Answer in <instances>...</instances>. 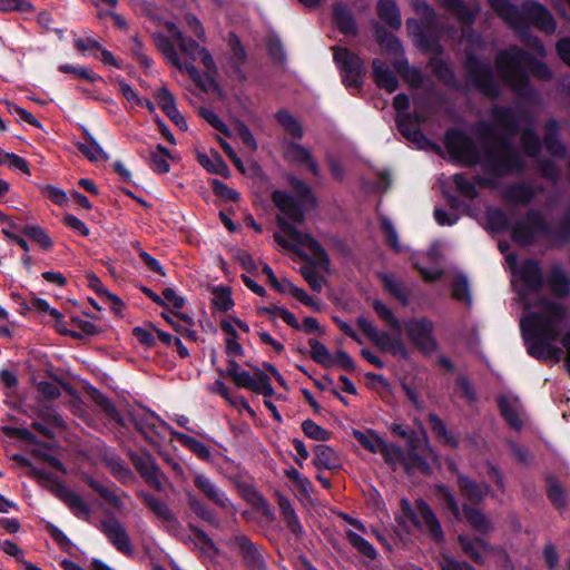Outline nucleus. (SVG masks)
I'll use <instances>...</instances> for the list:
<instances>
[{
  "label": "nucleus",
  "mask_w": 570,
  "mask_h": 570,
  "mask_svg": "<svg viewBox=\"0 0 570 570\" xmlns=\"http://www.w3.org/2000/svg\"><path fill=\"white\" fill-rule=\"evenodd\" d=\"M86 483L95 492H97L108 504H110L119 513H124L125 500H130V497L119 488H110L102 482H99L92 478H88Z\"/></svg>",
  "instance_id": "b1692460"
},
{
  "label": "nucleus",
  "mask_w": 570,
  "mask_h": 570,
  "mask_svg": "<svg viewBox=\"0 0 570 570\" xmlns=\"http://www.w3.org/2000/svg\"><path fill=\"white\" fill-rule=\"evenodd\" d=\"M517 274L522 283L519 291L520 299L524 303L525 308H530L531 304L528 302V295L540 292L544 285L540 263L535 259H525L519 265Z\"/></svg>",
  "instance_id": "2eb2a0df"
},
{
  "label": "nucleus",
  "mask_w": 570,
  "mask_h": 570,
  "mask_svg": "<svg viewBox=\"0 0 570 570\" xmlns=\"http://www.w3.org/2000/svg\"><path fill=\"white\" fill-rule=\"evenodd\" d=\"M212 303L222 312H227L234 306L230 292L227 287H215L213 289Z\"/></svg>",
  "instance_id": "e2e57ef3"
},
{
  "label": "nucleus",
  "mask_w": 570,
  "mask_h": 570,
  "mask_svg": "<svg viewBox=\"0 0 570 570\" xmlns=\"http://www.w3.org/2000/svg\"><path fill=\"white\" fill-rule=\"evenodd\" d=\"M547 495L557 509L566 507V493L553 478L548 479Z\"/></svg>",
  "instance_id": "0e129e2a"
},
{
  "label": "nucleus",
  "mask_w": 570,
  "mask_h": 570,
  "mask_svg": "<svg viewBox=\"0 0 570 570\" xmlns=\"http://www.w3.org/2000/svg\"><path fill=\"white\" fill-rule=\"evenodd\" d=\"M377 14L392 29H399L402 24L400 11L393 0H380Z\"/></svg>",
  "instance_id": "ea45409f"
},
{
  "label": "nucleus",
  "mask_w": 570,
  "mask_h": 570,
  "mask_svg": "<svg viewBox=\"0 0 570 570\" xmlns=\"http://www.w3.org/2000/svg\"><path fill=\"white\" fill-rule=\"evenodd\" d=\"M314 464L318 469L335 470L341 466V460L336 452L325 444H318L314 448Z\"/></svg>",
  "instance_id": "c9c22d12"
},
{
  "label": "nucleus",
  "mask_w": 570,
  "mask_h": 570,
  "mask_svg": "<svg viewBox=\"0 0 570 570\" xmlns=\"http://www.w3.org/2000/svg\"><path fill=\"white\" fill-rule=\"evenodd\" d=\"M130 417L136 430L150 443H156V438L160 435L159 428H164L169 433L173 429L155 412L146 409L132 411Z\"/></svg>",
  "instance_id": "f3484780"
},
{
  "label": "nucleus",
  "mask_w": 570,
  "mask_h": 570,
  "mask_svg": "<svg viewBox=\"0 0 570 570\" xmlns=\"http://www.w3.org/2000/svg\"><path fill=\"white\" fill-rule=\"evenodd\" d=\"M98 529L119 552L126 556L132 554L134 548L126 528L114 514L99 521Z\"/></svg>",
  "instance_id": "a211bd4d"
},
{
  "label": "nucleus",
  "mask_w": 570,
  "mask_h": 570,
  "mask_svg": "<svg viewBox=\"0 0 570 570\" xmlns=\"http://www.w3.org/2000/svg\"><path fill=\"white\" fill-rule=\"evenodd\" d=\"M285 157L297 164L305 165L314 176L320 175V166L314 160L311 151L297 142H288L285 147Z\"/></svg>",
  "instance_id": "c85d7f7f"
},
{
  "label": "nucleus",
  "mask_w": 570,
  "mask_h": 570,
  "mask_svg": "<svg viewBox=\"0 0 570 570\" xmlns=\"http://www.w3.org/2000/svg\"><path fill=\"white\" fill-rule=\"evenodd\" d=\"M301 274L313 291H322L325 278L313 266H302Z\"/></svg>",
  "instance_id": "774afa93"
},
{
  "label": "nucleus",
  "mask_w": 570,
  "mask_h": 570,
  "mask_svg": "<svg viewBox=\"0 0 570 570\" xmlns=\"http://www.w3.org/2000/svg\"><path fill=\"white\" fill-rule=\"evenodd\" d=\"M373 308L393 331L401 333V330H404L411 344L423 355L430 356L439 351V343L434 335L435 324L429 317H411L401 322L381 301H374Z\"/></svg>",
  "instance_id": "0eeeda50"
},
{
  "label": "nucleus",
  "mask_w": 570,
  "mask_h": 570,
  "mask_svg": "<svg viewBox=\"0 0 570 570\" xmlns=\"http://www.w3.org/2000/svg\"><path fill=\"white\" fill-rule=\"evenodd\" d=\"M279 508L287 528L299 538L303 534V527L291 504V502L283 498L279 501Z\"/></svg>",
  "instance_id": "49530a36"
},
{
  "label": "nucleus",
  "mask_w": 570,
  "mask_h": 570,
  "mask_svg": "<svg viewBox=\"0 0 570 570\" xmlns=\"http://www.w3.org/2000/svg\"><path fill=\"white\" fill-rule=\"evenodd\" d=\"M442 6L449 10L452 14H454L458 20L469 26L473 23L475 16L478 13V8L472 7L463 2L462 0H441Z\"/></svg>",
  "instance_id": "72a5a7b5"
},
{
  "label": "nucleus",
  "mask_w": 570,
  "mask_h": 570,
  "mask_svg": "<svg viewBox=\"0 0 570 570\" xmlns=\"http://www.w3.org/2000/svg\"><path fill=\"white\" fill-rule=\"evenodd\" d=\"M543 141L551 155L557 157H563L566 155V147L559 139V126L554 119H550L546 124Z\"/></svg>",
  "instance_id": "f704fd0d"
},
{
  "label": "nucleus",
  "mask_w": 570,
  "mask_h": 570,
  "mask_svg": "<svg viewBox=\"0 0 570 570\" xmlns=\"http://www.w3.org/2000/svg\"><path fill=\"white\" fill-rule=\"evenodd\" d=\"M430 66L434 75L439 79H441L445 85L452 88H458V79L455 77L454 71L452 70L448 62L440 58H432Z\"/></svg>",
  "instance_id": "c03bdc74"
},
{
  "label": "nucleus",
  "mask_w": 570,
  "mask_h": 570,
  "mask_svg": "<svg viewBox=\"0 0 570 570\" xmlns=\"http://www.w3.org/2000/svg\"><path fill=\"white\" fill-rule=\"evenodd\" d=\"M537 312L521 320L528 353L538 360H558L561 350L553 345L560 337V326L570 315V307L548 297H540L534 305Z\"/></svg>",
  "instance_id": "f03ea898"
},
{
  "label": "nucleus",
  "mask_w": 570,
  "mask_h": 570,
  "mask_svg": "<svg viewBox=\"0 0 570 570\" xmlns=\"http://www.w3.org/2000/svg\"><path fill=\"white\" fill-rule=\"evenodd\" d=\"M232 380L238 387L250 390L257 394L264 396H272L274 394L268 375L261 368H255L253 375L247 371L240 370Z\"/></svg>",
  "instance_id": "aec40b11"
},
{
  "label": "nucleus",
  "mask_w": 570,
  "mask_h": 570,
  "mask_svg": "<svg viewBox=\"0 0 570 570\" xmlns=\"http://www.w3.org/2000/svg\"><path fill=\"white\" fill-rule=\"evenodd\" d=\"M452 296L454 299L463 302L468 306L472 304L470 286L465 276L460 275L454 279L452 283Z\"/></svg>",
  "instance_id": "052dcab7"
},
{
  "label": "nucleus",
  "mask_w": 570,
  "mask_h": 570,
  "mask_svg": "<svg viewBox=\"0 0 570 570\" xmlns=\"http://www.w3.org/2000/svg\"><path fill=\"white\" fill-rule=\"evenodd\" d=\"M444 144L453 159L468 166L481 165L485 175H475L481 187L497 188L501 177L512 173L522 174L525 168L522 157L509 139H500L498 144L485 142L481 154L470 136L451 128L445 134Z\"/></svg>",
  "instance_id": "f257e3e1"
},
{
  "label": "nucleus",
  "mask_w": 570,
  "mask_h": 570,
  "mask_svg": "<svg viewBox=\"0 0 570 570\" xmlns=\"http://www.w3.org/2000/svg\"><path fill=\"white\" fill-rule=\"evenodd\" d=\"M458 541L462 551L476 563H483L487 554L491 550L490 544L481 538H471L461 534Z\"/></svg>",
  "instance_id": "bb28decb"
},
{
  "label": "nucleus",
  "mask_w": 570,
  "mask_h": 570,
  "mask_svg": "<svg viewBox=\"0 0 570 570\" xmlns=\"http://www.w3.org/2000/svg\"><path fill=\"white\" fill-rule=\"evenodd\" d=\"M429 424L433 433L436 435V438L442 441L444 444L456 448L458 441L456 439L450 434L446 430L445 424L443 421L436 415V414H429Z\"/></svg>",
  "instance_id": "8fccbe9b"
},
{
  "label": "nucleus",
  "mask_w": 570,
  "mask_h": 570,
  "mask_svg": "<svg viewBox=\"0 0 570 570\" xmlns=\"http://www.w3.org/2000/svg\"><path fill=\"white\" fill-rule=\"evenodd\" d=\"M488 228L493 233H502L511 228L513 239L521 246L533 245L539 238L554 239L561 243L570 239V206L553 228L539 209H529L522 219L510 226L507 214L497 207L485 212Z\"/></svg>",
  "instance_id": "7ed1b4c3"
},
{
  "label": "nucleus",
  "mask_w": 570,
  "mask_h": 570,
  "mask_svg": "<svg viewBox=\"0 0 570 570\" xmlns=\"http://www.w3.org/2000/svg\"><path fill=\"white\" fill-rule=\"evenodd\" d=\"M302 430L307 438L316 441H327L331 438V432L323 429L313 420H305L302 423Z\"/></svg>",
  "instance_id": "338daca9"
},
{
  "label": "nucleus",
  "mask_w": 570,
  "mask_h": 570,
  "mask_svg": "<svg viewBox=\"0 0 570 570\" xmlns=\"http://www.w3.org/2000/svg\"><path fill=\"white\" fill-rule=\"evenodd\" d=\"M130 459L140 476L150 487H153L157 491L164 490V475L150 454H131Z\"/></svg>",
  "instance_id": "6ab92c4d"
},
{
  "label": "nucleus",
  "mask_w": 570,
  "mask_h": 570,
  "mask_svg": "<svg viewBox=\"0 0 570 570\" xmlns=\"http://www.w3.org/2000/svg\"><path fill=\"white\" fill-rule=\"evenodd\" d=\"M384 287L390 292L403 306L409 305L411 289L400 279L392 275H384L382 278Z\"/></svg>",
  "instance_id": "a19ab883"
},
{
  "label": "nucleus",
  "mask_w": 570,
  "mask_h": 570,
  "mask_svg": "<svg viewBox=\"0 0 570 570\" xmlns=\"http://www.w3.org/2000/svg\"><path fill=\"white\" fill-rule=\"evenodd\" d=\"M199 164L206 168L209 173L227 177L229 174V168L227 164L223 160L222 156L212 150L209 154H198Z\"/></svg>",
  "instance_id": "58836bf2"
},
{
  "label": "nucleus",
  "mask_w": 570,
  "mask_h": 570,
  "mask_svg": "<svg viewBox=\"0 0 570 570\" xmlns=\"http://www.w3.org/2000/svg\"><path fill=\"white\" fill-rule=\"evenodd\" d=\"M334 60L347 88L358 89L365 72L362 59L346 48L334 47Z\"/></svg>",
  "instance_id": "ddd939ff"
},
{
  "label": "nucleus",
  "mask_w": 570,
  "mask_h": 570,
  "mask_svg": "<svg viewBox=\"0 0 570 570\" xmlns=\"http://www.w3.org/2000/svg\"><path fill=\"white\" fill-rule=\"evenodd\" d=\"M498 405L501 415L503 416L504 421L509 424V426L514 430L521 429L522 421L519 415V400L509 397L507 395H501L498 399Z\"/></svg>",
  "instance_id": "473e14b6"
},
{
  "label": "nucleus",
  "mask_w": 570,
  "mask_h": 570,
  "mask_svg": "<svg viewBox=\"0 0 570 570\" xmlns=\"http://www.w3.org/2000/svg\"><path fill=\"white\" fill-rule=\"evenodd\" d=\"M521 145L525 155L537 158L541 151V140L532 128H525L521 134Z\"/></svg>",
  "instance_id": "09e8293b"
},
{
  "label": "nucleus",
  "mask_w": 570,
  "mask_h": 570,
  "mask_svg": "<svg viewBox=\"0 0 570 570\" xmlns=\"http://www.w3.org/2000/svg\"><path fill=\"white\" fill-rule=\"evenodd\" d=\"M88 279L90 287L95 289L102 298L106 299V302L110 305L111 309L115 313H119L121 311V307L124 306L122 301L118 296L108 292L102 286L101 281L97 276L90 275Z\"/></svg>",
  "instance_id": "864d4df0"
},
{
  "label": "nucleus",
  "mask_w": 570,
  "mask_h": 570,
  "mask_svg": "<svg viewBox=\"0 0 570 570\" xmlns=\"http://www.w3.org/2000/svg\"><path fill=\"white\" fill-rule=\"evenodd\" d=\"M452 180L455 188L463 197L472 200L478 196L475 184L479 185V183L475 179V176L473 177V180H471L465 176V174H455L453 175Z\"/></svg>",
  "instance_id": "13d9d810"
},
{
  "label": "nucleus",
  "mask_w": 570,
  "mask_h": 570,
  "mask_svg": "<svg viewBox=\"0 0 570 570\" xmlns=\"http://www.w3.org/2000/svg\"><path fill=\"white\" fill-rule=\"evenodd\" d=\"M138 497L158 519L166 523L169 532H174L180 527L176 515L164 500L146 491L138 492Z\"/></svg>",
  "instance_id": "412c9836"
},
{
  "label": "nucleus",
  "mask_w": 570,
  "mask_h": 570,
  "mask_svg": "<svg viewBox=\"0 0 570 570\" xmlns=\"http://www.w3.org/2000/svg\"><path fill=\"white\" fill-rule=\"evenodd\" d=\"M167 29L179 49L193 61L199 59L208 71H215L216 65L209 51L189 37H185L175 23L168 22Z\"/></svg>",
  "instance_id": "dca6fc26"
},
{
  "label": "nucleus",
  "mask_w": 570,
  "mask_h": 570,
  "mask_svg": "<svg viewBox=\"0 0 570 570\" xmlns=\"http://www.w3.org/2000/svg\"><path fill=\"white\" fill-rule=\"evenodd\" d=\"M421 118L416 114H401L396 116V125L399 131L409 141L422 146L426 141V137L423 135L419 127Z\"/></svg>",
  "instance_id": "393cba45"
},
{
  "label": "nucleus",
  "mask_w": 570,
  "mask_h": 570,
  "mask_svg": "<svg viewBox=\"0 0 570 570\" xmlns=\"http://www.w3.org/2000/svg\"><path fill=\"white\" fill-rule=\"evenodd\" d=\"M401 504L404 514L416 528L426 531L436 542L444 540L442 527L435 513L425 501L417 500L415 509L406 500H402Z\"/></svg>",
  "instance_id": "f8f14e48"
},
{
  "label": "nucleus",
  "mask_w": 570,
  "mask_h": 570,
  "mask_svg": "<svg viewBox=\"0 0 570 570\" xmlns=\"http://www.w3.org/2000/svg\"><path fill=\"white\" fill-rule=\"evenodd\" d=\"M537 189L531 184L527 183H512L509 184L502 193V197L507 202H511L518 205L527 206L535 197Z\"/></svg>",
  "instance_id": "cd10ccee"
},
{
  "label": "nucleus",
  "mask_w": 570,
  "mask_h": 570,
  "mask_svg": "<svg viewBox=\"0 0 570 570\" xmlns=\"http://www.w3.org/2000/svg\"><path fill=\"white\" fill-rule=\"evenodd\" d=\"M77 146L78 149L91 161H107L109 159V156L90 135H87L86 142H80Z\"/></svg>",
  "instance_id": "de8ad7c7"
},
{
  "label": "nucleus",
  "mask_w": 570,
  "mask_h": 570,
  "mask_svg": "<svg viewBox=\"0 0 570 570\" xmlns=\"http://www.w3.org/2000/svg\"><path fill=\"white\" fill-rule=\"evenodd\" d=\"M541 80L552 78V71L542 61L534 59L524 49L512 46L501 50L495 57V67L504 83L520 98L532 94L527 67Z\"/></svg>",
  "instance_id": "39448f33"
},
{
  "label": "nucleus",
  "mask_w": 570,
  "mask_h": 570,
  "mask_svg": "<svg viewBox=\"0 0 570 570\" xmlns=\"http://www.w3.org/2000/svg\"><path fill=\"white\" fill-rule=\"evenodd\" d=\"M194 484L199 492L210 502L222 509L233 508L226 493L219 489L207 475L203 473H196L194 475Z\"/></svg>",
  "instance_id": "5701e85b"
},
{
  "label": "nucleus",
  "mask_w": 570,
  "mask_h": 570,
  "mask_svg": "<svg viewBox=\"0 0 570 570\" xmlns=\"http://www.w3.org/2000/svg\"><path fill=\"white\" fill-rule=\"evenodd\" d=\"M106 464L114 476H116L120 482L128 483L132 480L134 474L128 465L116 455H110L106 459Z\"/></svg>",
  "instance_id": "3c124183"
},
{
  "label": "nucleus",
  "mask_w": 570,
  "mask_h": 570,
  "mask_svg": "<svg viewBox=\"0 0 570 570\" xmlns=\"http://www.w3.org/2000/svg\"><path fill=\"white\" fill-rule=\"evenodd\" d=\"M186 497L188 507L200 520L214 527H219L215 512L204 501L190 492H187Z\"/></svg>",
  "instance_id": "4c0bfd02"
},
{
  "label": "nucleus",
  "mask_w": 570,
  "mask_h": 570,
  "mask_svg": "<svg viewBox=\"0 0 570 570\" xmlns=\"http://www.w3.org/2000/svg\"><path fill=\"white\" fill-rule=\"evenodd\" d=\"M355 440L371 453H380L384 440L372 431L362 432L360 430L353 431Z\"/></svg>",
  "instance_id": "603ef678"
},
{
  "label": "nucleus",
  "mask_w": 570,
  "mask_h": 570,
  "mask_svg": "<svg viewBox=\"0 0 570 570\" xmlns=\"http://www.w3.org/2000/svg\"><path fill=\"white\" fill-rule=\"evenodd\" d=\"M276 120L283 129L291 136L301 139L303 137V128L298 120L286 110H279L276 114Z\"/></svg>",
  "instance_id": "6e6d98bb"
},
{
  "label": "nucleus",
  "mask_w": 570,
  "mask_h": 570,
  "mask_svg": "<svg viewBox=\"0 0 570 570\" xmlns=\"http://www.w3.org/2000/svg\"><path fill=\"white\" fill-rule=\"evenodd\" d=\"M435 495L439 498L445 509H448L455 520L462 519L464 514L468 523L479 533L487 534L491 530L488 518L476 508L463 505L461 510L454 493L444 484L435 488Z\"/></svg>",
  "instance_id": "1a4fd4ad"
},
{
  "label": "nucleus",
  "mask_w": 570,
  "mask_h": 570,
  "mask_svg": "<svg viewBox=\"0 0 570 570\" xmlns=\"http://www.w3.org/2000/svg\"><path fill=\"white\" fill-rule=\"evenodd\" d=\"M380 454L393 471H396L399 468H403L407 474L415 471L422 473L430 471L429 464L416 453L415 448L404 451L395 443H386L384 441Z\"/></svg>",
  "instance_id": "9b49d317"
},
{
  "label": "nucleus",
  "mask_w": 570,
  "mask_h": 570,
  "mask_svg": "<svg viewBox=\"0 0 570 570\" xmlns=\"http://www.w3.org/2000/svg\"><path fill=\"white\" fill-rule=\"evenodd\" d=\"M373 77L375 83L389 92L396 90L399 80L386 62L379 59L373 60Z\"/></svg>",
  "instance_id": "7c9ffc66"
},
{
  "label": "nucleus",
  "mask_w": 570,
  "mask_h": 570,
  "mask_svg": "<svg viewBox=\"0 0 570 570\" xmlns=\"http://www.w3.org/2000/svg\"><path fill=\"white\" fill-rule=\"evenodd\" d=\"M272 200L275 206L288 217V222L283 215L276 216V222L283 234L288 237L285 239L283 235L276 233L275 240L284 248L294 249L296 245L305 247L315 257L322 266L328 264V256L323 246L313 238L312 235L298 230L294 224H301L304 220V210L301 202L294 199L288 193L283 190H274Z\"/></svg>",
  "instance_id": "20e7f679"
},
{
  "label": "nucleus",
  "mask_w": 570,
  "mask_h": 570,
  "mask_svg": "<svg viewBox=\"0 0 570 570\" xmlns=\"http://www.w3.org/2000/svg\"><path fill=\"white\" fill-rule=\"evenodd\" d=\"M170 434L175 440L180 442L184 446L190 450L195 455L204 461L210 459V449L205 443L174 429H170Z\"/></svg>",
  "instance_id": "e433bc0d"
},
{
  "label": "nucleus",
  "mask_w": 570,
  "mask_h": 570,
  "mask_svg": "<svg viewBox=\"0 0 570 570\" xmlns=\"http://www.w3.org/2000/svg\"><path fill=\"white\" fill-rule=\"evenodd\" d=\"M346 539L350 544L363 557L374 560L377 557L376 549L362 535L357 534L352 530L345 532Z\"/></svg>",
  "instance_id": "37998d69"
},
{
  "label": "nucleus",
  "mask_w": 570,
  "mask_h": 570,
  "mask_svg": "<svg viewBox=\"0 0 570 570\" xmlns=\"http://www.w3.org/2000/svg\"><path fill=\"white\" fill-rule=\"evenodd\" d=\"M179 70L186 71L194 82L206 92L215 86L214 79L207 73H202L191 62L185 61Z\"/></svg>",
  "instance_id": "5fc2aeb1"
},
{
  "label": "nucleus",
  "mask_w": 570,
  "mask_h": 570,
  "mask_svg": "<svg viewBox=\"0 0 570 570\" xmlns=\"http://www.w3.org/2000/svg\"><path fill=\"white\" fill-rule=\"evenodd\" d=\"M51 484L53 493L70 509L75 517L89 521L91 509L77 493L56 480Z\"/></svg>",
  "instance_id": "4be33fe9"
},
{
  "label": "nucleus",
  "mask_w": 570,
  "mask_h": 570,
  "mask_svg": "<svg viewBox=\"0 0 570 570\" xmlns=\"http://www.w3.org/2000/svg\"><path fill=\"white\" fill-rule=\"evenodd\" d=\"M458 487L462 497L472 503L481 502L490 493L489 484L484 482L478 483L463 474L458 476Z\"/></svg>",
  "instance_id": "a878e982"
},
{
  "label": "nucleus",
  "mask_w": 570,
  "mask_h": 570,
  "mask_svg": "<svg viewBox=\"0 0 570 570\" xmlns=\"http://www.w3.org/2000/svg\"><path fill=\"white\" fill-rule=\"evenodd\" d=\"M488 2L507 26L522 39L529 36L531 27L546 35H553L557 30L554 17L538 1H524L521 7L509 0H488Z\"/></svg>",
  "instance_id": "423d86ee"
},
{
  "label": "nucleus",
  "mask_w": 570,
  "mask_h": 570,
  "mask_svg": "<svg viewBox=\"0 0 570 570\" xmlns=\"http://www.w3.org/2000/svg\"><path fill=\"white\" fill-rule=\"evenodd\" d=\"M170 157L169 150L163 145H157L156 149L149 155L148 165L157 174H166L170 166L167 159Z\"/></svg>",
  "instance_id": "79ce46f5"
},
{
  "label": "nucleus",
  "mask_w": 570,
  "mask_h": 570,
  "mask_svg": "<svg viewBox=\"0 0 570 570\" xmlns=\"http://www.w3.org/2000/svg\"><path fill=\"white\" fill-rule=\"evenodd\" d=\"M13 460L19 465L28 466L30 469L28 474L31 478L38 480L40 483L45 484V483H53L55 482V476L52 473L33 466L27 458L16 454L13 456Z\"/></svg>",
  "instance_id": "bf43d9fd"
},
{
  "label": "nucleus",
  "mask_w": 570,
  "mask_h": 570,
  "mask_svg": "<svg viewBox=\"0 0 570 570\" xmlns=\"http://www.w3.org/2000/svg\"><path fill=\"white\" fill-rule=\"evenodd\" d=\"M490 116L493 122L482 120L474 125L473 132L483 141H487L489 137L494 134L495 128L503 129L507 137H500L494 144H498L500 139H509L514 136L519 129V111L514 107L494 105L490 109Z\"/></svg>",
  "instance_id": "6e6552de"
},
{
  "label": "nucleus",
  "mask_w": 570,
  "mask_h": 570,
  "mask_svg": "<svg viewBox=\"0 0 570 570\" xmlns=\"http://www.w3.org/2000/svg\"><path fill=\"white\" fill-rule=\"evenodd\" d=\"M308 345L311 347V357L313 361L324 367L333 366V355L323 343L315 338H311L308 341Z\"/></svg>",
  "instance_id": "4d7b16f0"
},
{
  "label": "nucleus",
  "mask_w": 570,
  "mask_h": 570,
  "mask_svg": "<svg viewBox=\"0 0 570 570\" xmlns=\"http://www.w3.org/2000/svg\"><path fill=\"white\" fill-rule=\"evenodd\" d=\"M547 284L557 297H567L570 294V279L560 265L552 266Z\"/></svg>",
  "instance_id": "2f4dec72"
},
{
  "label": "nucleus",
  "mask_w": 570,
  "mask_h": 570,
  "mask_svg": "<svg viewBox=\"0 0 570 570\" xmlns=\"http://www.w3.org/2000/svg\"><path fill=\"white\" fill-rule=\"evenodd\" d=\"M230 551L237 553L247 570H268L261 548L244 534H235L225 541Z\"/></svg>",
  "instance_id": "4468645a"
},
{
  "label": "nucleus",
  "mask_w": 570,
  "mask_h": 570,
  "mask_svg": "<svg viewBox=\"0 0 570 570\" xmlns=\"http://www.w3.org/2000/svg\"><path fill=\"white\" fill-rule=\"evenodd\" d=\"M468 80L485 97L498 99L501 96V88L494 78L492 67L489 62L475 56H469L464 62Z\"/></svg>",
  "instance_id": "9d476101"
},
{
  "label": "nucleus",
  "mask_w": 570,
  "mask_h": 570,
  "mask_svg": "<svg viewBox=\"0 0 570 570\" xmlns=\"http://www.w3.org/2000/svg\"><path fill=\"white\" fill-rule=\"evenodd\" d=\"M261 313L267 314L269 316H278L281 317L287 325L295 330H299L301 325L297 322L295 315L288 309L282 306H273V307H263L259 311Z\"/></svg>",
  "instance_id": "69168bd1"
},
{
  "label": "nucleus",
  "mask_w": 570,
  "mask_h": 570,
  "mask_svg": "<svg viewBox=\"0 0 570 570\" xmlns=\"http://www.w3.org/2000/svg\"><path fill=\"white\" fill-rule=\"evenodd\" d=\"M333 21L340 32L346 36H356L357 27L350 8L344 3H336L333 8Z\"/></svg>",
  "instance_id": "c756f323"
},
{
  "label": "nucleus",
  "mask_w": 570,
  "mask_h": 570,
  "mask_svg": "<svg viewBox=\"0 0 570 570\" xmlns=\"http://www.w3.org/2000/svg\"><path fill=\"white\" fill-rule=\"evenodd\" d=\"M155 45L159 51L178 69L184 65L175 49V43L166 36L158 33L154 37Z\"/></svg>",
  "instance_id": "a18cd8bd"
},
{
  "label": "nucleus",
  "mask_w": 570,
  "mask_h": 570,
  "mask_svg": "<svg viewBox=\"0 0 570 570\" xmlns=\"http://www.w3.org/2000/svg\"><path fill=\"white\" fill-rule=\"evenodd\" d=\"M22 234L39 244L42 249H49L52 246V240L49 235L38 225H27L22 228Z\"/></svg>",
  "instance_id": "680f3d73"
}]
</instances>
